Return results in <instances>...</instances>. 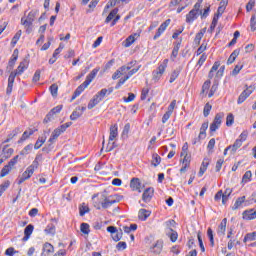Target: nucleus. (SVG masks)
<instances>
[{"label":"nucleus","mask_w":256,"mask_h":256,"mask_svg":"<svg viewBox=\"0 0 256 256\" xmlns=\"http://www.w3.org/2000/svg\"><path fill=\"white\" fill-rule=\"evenodd\" d=\"M119 135L118 132V126L117 124H114L110 127V136H109V141H115V138Z\"/></svg>","instance_id":"4be33fe9"},{"label":"nucleus","mask_w":256,"mask_h":256,"mask_svg":"<svg viewBox=\"0 0 256 256\" xmlns=\"http://www.w3.org/2000/svg\"><path fill=\"white\" fill-rule=\"evenodd\" d=\"M211 109H213V106L211 104L206 103L203 110L204 117H209V113H211Z\"/></svg>","instance_id":"3c124183"},{"label":"nucleus","mask_w":256,"mask_h":256,"mask_svg":"<svg viewBox=\"0 0 256 256\" xmlns=\"http://www.w3.org/2000/svg\"><path fill=\"white\" fill-rule=\"evenodd\" d=\"M181 157H184L182 160V165H186V167H190L191 165V156L188 153L181 154Z\"/></svg>","instance_id":"c9c22d12"},{"label":"nucleus","mask_w":256,"mask_h":256,"mask_svg":"<svg viewBox=\"0 0 256 256\" xmlns=\"http://www.w3.org/2000/svg\"><path fill=\"white\" fill-rule=\"evenodd\" d=\"M4 157L9 159L14 153L13 148H8L7 146L3 148Z\"/></svg>","instance_id":"37998d69"},{"label":"nucleus","mask_w":256,"mask_h":256,"mask_svg":"<svg viewBox=\"0 0 256 256\" xmlns=\"http://www.w3.org/2000/svg\"><path fill=\"white\" fill-rule=\"evenodd\" d=\"M46 235H55V225L50 224L45 229Z\"/></svg>","instance_id":"603ef678"},{"label":"nucleus","mask_w":256,"mask_h":256,"mask_svg":"<svg viewBox=\"0 0 256 256\" xmlns=\"http://www.w3.org/2000/svg\"><path fill=\"white\" fill-rule=\"evenodd\" d=\"M253 91H255V85H245V90H243V92L239 95L237 99L238 105L245 103V101H247V98L253 93Z\"/></svg>","instance_id":"423d86ee"},{"label":"nucleus","mask_w":256,"mask_h":256,"mask_svg":"<svg viewBox=\"0 0 256 256\" xmlns=\"http://www.w3.org/2000/svg\"><path fill=\"white\" fill-rule=\"evenodd\" d=\"M11 166L9 164L5 165L2 170H1V173H0V177L3 178V177H7V175H9V173H11Z\"/></svg>","instance_id":"72a5a7b5"},{"label":"nucleus","mask_w":256,"mask_h":256,"mask_svg":"<svg viewBox=\"0 0 256 256\" xmlns=\"http://www.w3.org/2000/svg\"><path fill=\"white\" fill-rule=\"evenodd\" d=\"M242 215L243 219L246 221H252V219H256V212L253 209L245 210Z\"/></svg>","instance_id":"dca6fc26"},{"label":"nucleus","mask_w":256,"mask_h":256,"mask_svg":"<svg viewBox=\"0 0 256 256\" xmlns=\"http://www.w3.org/2000/svg\"><path fill=\"white\" fill-rule=\"evenodd\" d=\"M179 49H181V42L175 44L170 57L171 61H175V59H177V56L179 55Z\"/></svg>","instance_id":"393cba45"},{"label":"nucleus","mask_w":256,"mask_h":256,"mask_svg":"<svg viewBox=\"0 0 256 256\" xmlns=\"http://www.w3.org/2000/svg\"><path fill=\"white\" fill-rule=\"evenodd\" d=\"M58 91H59V86L57 84H52L50 86V93L52 97H57Z\"/></svg>","instance_id":"8fccbe9b"},{"label":"nucleus","mask_w":256,"mask_h":256,"mask_svg":"<svg viewBox=\"0 0 256 256\" xmlns=\"http://www.w3.org/2000/svg\"><path fill=\"white\" fill-rule=\"evenodd\" d=\"M199 12H195V10H191L187 15H186V23H193L197 17H199Z\"/></svg>","instance_id":"aec40b11"},{"label":"nucleus","mask_w":256,"mask_h":256,"mask_svg":"<svg viewBox=\"0 0 256 256\" xmlns=\"http://www.w3.org/2000/svg\"><path fill=\"white\" fill-rule=\"evenodd\" d=\"M28 67L29 61L27 59H24L22 62H20L17 69L14 72H11V74H14L15 77H17V75H23V73H25V70L28 69Z\"/></svg>","instance_id":"9b49d317"},{"label":"nucleus","mask_w":256,"mask_h":256,"mask_svg":"<svg viewBox=\"0 0 256 256\" xmlns=\"http://www.w3.org/2000/svg\"><path fill=\"white\" fill-rule=\"evenodd\" d=\"M233 123H235V117L233 116L232 113H230V114H228V116L226 118V126L231 127L233 125Z\"/></svg>","instance_id":"09e8293b"},{"label":"nucleus","mask_w":256,"mask_h":256,"mask_svg":"<svg viewBox=\"0 0 256 256\" xmlns=\"http://www.w3.org/2000/svg\"><path fill=\"white\" fill-rule=\"evenodd\" d=\"M256 241V232H251L245 235L243 242Z\"/></svg>","instance_id":"f704fd0d"},{"label":"nucleus","mask_w":256,"mask_h":256,"mask_svg":"<svg viewBox=\"0 0 256 256\" xmlns=\"http://www.w3.org/2000/svg\"><path fill=\"white\" fill-rule=\"evenodd\" d=\"M231 193H233V189L231 188H226L224 193H223V205L229 201V197H231Z\"/></svg>","instance_id":"473e14b6"},{"label":"nucleus","mask_w":256,"mask_h":256,"mask_svg":"<svg viewBox=\"0 0 256 256\" xmlns=\"http://www.w3.org/2000/svg\"><path fill=\"white\" fill-rule=\"evenodd\" d=\"M245 203V196L237 198L236 202L234 203V206L232 207L233 211L239 209L241 205Z\"/></svg>","instance_id":"2f4dec72"},{"label":"nucleus","mask_w":256,"mask_h":256,"mask_svg":"<svg viewBox=\"0 0 256 256\" xmlns=\"http://www.w3.org/2000/svg\"><path fill=\"white\" fill-rule=\"evenodd\" d=\"M121 237H123V230H120V232L116 231V233H114L112 235V239L113 241H121Z\"/></svg>","instance_id":"6e6d98bb"},{"label":"nucleus","mask_w":256,"mask_h":256,"mask_svg":"<svg viewBox=\"0 0 256 256\" xmlns=\"http://www.w3.org/2000/svg\"><path fill=\"white\" fill-rule=\"evenodd\" d=\"M63 109V105H58L54 107L45 117L44 122L49 123L53 119V115H57V113H61V110Z\"/></svg>","instance_id":"ddd939ff"},{"label":"nucleus","mask_w":256,"mask_h":256,"mask_svg":"<svg viewBox=\"0 0 256 256\" xmlns=\"http://www.w3.org/2000/svg\"><path fill=\"white\" fill-rule=\"evenodd\" d=\"M46 138H38V140L36 141L35 145H34V149H41V147L43 146V143H45Z\"/></svg>","instance_id":"4d7b16f0"},{"label":"nucleus","mask_w":256,"mask_h":256,"mask_svg":"<svg viewBox=\"0 0 256 256\" xmlns=\"http://www.w3.org/2000/svg\"><path fill=\"white\" fill-rule=\"evenodd\" d=\"M171 234H170V240L172 241V243H175V241H177L179 234H177V231H174L173 229H170Z\"/></svg>","instance_id":"e2e57ef3"},{"label":"nucleus","mask_w":256,"mask_h":256,"mask_svg":"<svg viewBox=\"0 0 256 256\" xmlns=\"http://www.w3.org/2000/svg\"><path fill=\"white\" fill-rule=\"evenodd\" d=\"M207 235H208V239L210 241V246L215 247V239L213 237V229L208 228Z\"/></svg>","instance_id":"58836bf2"},{"label":"nucleus","mask_w":256,"mask_h":256,"mask_svg":"<svg viewBox=\"0 0 256 256\" xmlns=\"http://www.w3.org/2000/svg\"><path fill=\"white\" fill-rule=\"evenodd\" d=\"M82 115L83 112H81V107H77L70 115V119L71 121H77V119H79V117H81Z\"/></svg>","instance_id":"bb28decb"},{"label":"nucleus","mask_w":256,"mask_h":256,"mask_svg":"<svg viewBox=\"0 0 256 256\" xmlns=\"http://www.w3.org/2000/svg\"><path fill=\"white\" fill-rule=\"evenodd\" d=\"M133 65H135V62H130L127 64V66H122L120 67L113 75H112V79H119V77H121V75H125V73H127V71H131V68L133 67Z\"/></svg>","instance_id":"6e6552de"},{"label":"nucleus","mask_w":256,"mask_h":256,"mask_svg":"<svg viewBox=\"0 0 256 256\" xmlns=\"http://www.w3.org/2000/svg\"><path fill=\"white\" fill-rule=\"evenodd\" d=\"M31 135H33V130L25 131V132L22 134V137L20 138V140L18 141V143H23V141H27V139H29V137H31Z\"/></svg>","instance_id":"ea45409f"},{"label":"nucleus","mask_w":256,"mask_h":256,"mask_svg":"<svg viewBox=\"0 0 256 256\" xmlns=\"http://www.w3.org/2000/svg\"><path fill=\"white\" fill-rule=\"evenodd\" d=\"M14 253H17V251H15V248H13V247H9L5 251V255H7V256H13Z\"/></svg>","instance_id":"774afa93"},{"label":"nucleus","mask_w":256,"mask_h":256,"mask_svg":"<svg viewBox=\"0 0 256 256\" xmlns=\"http://www.w3.org/2000/svg\"><path fill=\"white\" fill-rule=\"evenodd\" d=\"M15 74H11L9 75L8 77V86H7V89H6V93L8 95H11V93H13V84L15 83Z\"/></svg>","instance_id":"2eb2a0df"},{"label":"nucleus","mask_w":256,"mask_h":256,"mask_svg":"<svg viewBox=\"0 0 256 256\" xmlns=\"http://www.w3.org/2000/svg\"><path fill=\"white\" fill-rule=\"evenodd\" d=\"M223 117L225 114L223 112L217 113L213 120V123L210 125V131L215 132L219 127H221V123H223Z\"/></svg>","instance_id":"0eeeda50"},{"label":"nucleus","mask_w":256,"mask_h":256,"mask_svg":"<svg viewBox=\"0 0 256 256\" xmlns=\"http://www.w3.org/2000/svg\"><path fill=\"white\" fill-rule=\"evenodd\" d=\"M181 73V71L179 70H174L171 75H170V80L169 83H174V81L177 79V77H179V74Z\"/></svg>","instance_id":"864d4df0"},{"label":"nucleus","mask_w":256,"mask_h":256,"mask_svg":"<svg viewBox=\"0 0 256 256\" xmlns=\"http://www.w3.org/2000/svg\"><path fill=\"white\" fill-rule=\"evenodd\" d=\"M205 61H207V54H202L197 62V65L199 67H201L203 65V63H205Z\"/></svg>","instance_id":"338daca9"},{"label":"nucleus","mask_w":256,"mask_h":256,"mask_svg":"<svg viewBox=\"0 0 256 256\" xmlns=\"http://www.w3.org/2000/svg\"><path fill=\"white\" fill-rule=\"evenodd\" d=\"M168 25H171V19H167L164 23H162L159 26V28L157 29L156 34L153 37L154 41H157V39H159V37H161V35H163V33H165V31L167 30Z\"/></svg>","instance_id":"1a4fd4ad"},{"label":"nucleus","mask_w":256,"mask_h":256,"mask_svg":"<svg viewBox=\"0 0 256 256\" xmlns=\"http://www.w3.org/2000/svg\"><path fill=\"white\" fill-rule=\"evenodd\" d=\"M63 132L61 131V129H59V128H56L53 132H52V134H51V136H50V138H49V143H55V141H57V138L62 134Z\"/></svg>","instance_id":"b1692460"},{"label":"nucleus","mask_w":256,"mask_h":256,"mask_svg":"<svg viewBox=\"0 0 256 256\" xmlns=\"http://www.w3.org/2000/svg\"><path fill=\"white\" fill-rule=\"evenodd\" d=\"M130 187L132 191H139V193H141V181L139 178H132L130 181Z\"/></svg>","instance_id":"4468645a"},{"label":"nucleus","mask_w":256,"mask_h":256,"mask_svg":"<svg viewBox=\"0 0 256 256\" xmlns=\"http://www.w3.org/2000/svg\"><path fill=\"white\" fill-rule=\"evenodd\" d=\"M31 151H33V144H28L22 149L20 155H29Z\"/></svg>","instance_id":"79ce46f5"},{"label":"nucleus","mask_w":256,"mask_h":256,"mask_svg":"<svg viewBox=\"0 0 256 256\" xmlns=\"http://www.w3.org/2000/svg\"><path fill=\"white\" fill-rule=\"evenodd\" d=\"M209 128V123L204 122L200 128L199 139H205V132Z\"/></svg>","instance_id":"7c9ffc66"},{"label":"nucleus","mask_w":256,"mask_h":256,"mask_svg":"<svg viewBox=\"0 0 256 256\" xmlns=\"http://www.w3.org/2000/svg\"><path fill=\"white\" fill-rule=\"evenodd\" d=\"M207 167H209V158H204L198 173L199 177H203V175H205V171H207Z\"/></svg>","instance_id":"412c9836"},{"label":"nucleus","mask_w":256,"mask_h":256,"mask_svg":"<svg viewBox=\"0 0 256 256\" xmlns=\"http://www.w3.org/2000/svg\"><path fill=\"white\" fill-rule=\"evenodd\" d=\"M137 34L130 35L124 42L123 45L124 47H131L135 43V37Z\"/></svg>","instance_id":"c85d7f7f"},{"label":"nucleus","mask_w":256,"mask_h":256,"mask_svg":"<svg viewBox=\"0 0 256 256\" xmlns=\"http://www.w3.org/2000/svg\"><path fill=\"white\" fill-rule=\"evenodd\" d=\"M256 14H253L251 19H250V29L251 31H255L256 30Z\"/></svg>","instance_id":"052dcab7"},{"label":"nucleus","mask_w":256,"mask_h":256,"mask_svg":"<svg viewBox=\"0 0 256 256\" xmlns=\"http://www.w3.org/2000/svg\"><path fill=\"white\" fill-rule=\"evenodd\" d=\"M219 67H221V62H219V61H216L214 64H213V66H212V68L210 69V71H209V74H208V77L210 78V79H213V77H215V72H217V71H219Z\"/></svg>","instance_id":"5701e85b"},{"label":"nucleus","mask_w":256,"mask_h":256,"mask_svg":"<svg viewBox=\"0 0 256 256\" xmlns=\"http://www.w3.org/2000/svg\"><path fill=\"white\" fill-rule=\"evenodd\" d=\"M218 21H219V15H215L214 18H213V20H212V23H211V25H210V30H211V31H214V30H215V28L217 27Z\"/></svg>","instance_id":"13d9d810"},{"label":"nucleus","mask_w":256,"mask_h":256,"mask_svg":"<svg viewBox=\"0 0 256 256\" xmlns=\"http://www.w3.org/2000/svg\"><path fill=\"white\" fill-rule=\"evenodd\" d=\"M237 57H239V49H236L231 53V55L227 60V65H231L232 63H235V59H237Z\"/></svg>","instance_id":"cd10ccee"},{"label":"nucleus","mask_w":256,"mask_h":256,"mask_svg":"<svg viewBox=\"0 0 256 256\" xmlns=\"http://www.w3.org/2000/svg\"><path fill=\"white\" fill-rule=\"evenodd\" d=\"M169 64V59H164L162 63L159 64L158 68L153 71V79L154 81H159L161 77H163V73L167 69V65Z\"/></svg>","instance_id":"39448f33"},{"label":"nucleus","mask_w":256,"mask_h":256,"mask_svg":"<svg viewBox=\"0 0 256 256\" xmlns=\"http://www.w3.org/2000/svg\"><path fill=\"white\" fill-rule=\"evenodd\" d=\"M19 161V155L14 156L9 162L8 166L13 169L15 167V164Z\"/></svg>","instance_id":"680f3d73"},{"label":"nucleus","mask_w":256,"mask_h":256,"mask_svg":"<svg viewBox=\"0 0 256 256\" xmlns=\"http://www.w3.org/2000/svg\"><path fill=\"white\" fill-rule=\"evenodd\" d=\"M100 68H94L87 76H86V80L77 87V89L75 90L73 96H72V100L73 99H77V97H79V95H81V93H83L85 91V89H87L89 87V85H91L93 79H95V77H97V74L99 73Z\"/></svg>","instance_id":"f257e3e1"},{"label":"nucleus","mask_w":256,"mask_h":256,"mask_svg":"<svg viewBox=\"0 0 256 256\" xmlns=\"http://www.w3.org/2000/svg\"><path fill=\"white\" fill-rule=\"evenodd\" d=\"M104 201L101 202L102 205V209H109V207H111V205H115V203H119L121 201V199H123V196L120 195H111L106 197L105 195L102 196Z\"/></svg>","instance_id":"20e7f679"},{"label":"nucleus","mask_w":256,"mask_h":256,"mask_svg":"<svg viewBox=\"0 0 256 256\" xmlns=\"http://www.w3.org/2000/svg\"><path fill=\"white\" fill-rule=\"evenodd\" d=\"M225 231H227V218H224L219 224L217 234L223 236L225 235Z\"/></svg>","instance_id":"a211bd4d"},{"label":"nucleus","mask_w":256,"mask_h":256,"mask_svg":"<svg viewBox=\"0 0 256 256\" xmlns=\"http://www.w3.org/2000/svg\"><path fill=\"white\" fill-rule=\"evenodd\" d=\"M55 253V247L51 243L45 242L42 246L41 256H53Z\"/></svg>","instance_id":"9d476101"},{"label":"nucleus","mask_w":256,"mask_h":256,"mask_svg":"<svg viewBox=\"0 0 256 256\" xmlns=\"http://www.w3.org/2000/svg\"><path fill=\"white\" fill-rule=\"evenodd\" d=\"M37 15H39V11L32 10V11L29 12L27 17H22L21 18V24L26 29V33L28 35L33 32V21H35V17H37Z\"/></svg>","instance_id":"7ed1b4c3"},{"label":"nucleus","mask_w":256,"mask_h":256,"mask_svg":"<svg viewBox=\"0 0 256 256\" xmlns=\"http://www.w3.org/2000/svg\"><path fill=\"white\" fill-rule=\"evenodd\" d=\"M80 211V217L85 216L86 213H89V206H87L85 203H82L79 207Z\"/></svg>","instance_id":"a19ab883"},{"label":"nucleus","mask_w":256,"mask_h":256,"mask_svg":"<svg viewBox=\"0 0 256 256\" xmlns=\"http://www.w3.org/2000/svg\"><path fill=\"white\" fill-rule=\"evenodd\" d=\"M117 13H119V8H114L109 15L107 16L105 23H110V21H113L115 19Z\"/></svg>","instance_id":"c756f323"},{"label":"nucleus","mask_w":256,"mask_h":256,"mask_svg":"<svg viewBox=\"0 0 256 256\" xmlns=\"http://www.w3.org/2000/svg\"><path fill=\"white\" fill-rule=\"evenodd\" d=\"M161 163V156L159 154L154 153L152 154V165L157 167Z\"/></svg>","instance_id":"e433bc0d"},{"label":"nucleus","mask_w":256,"mask_h":256,"mask_svg":"<svg viewBox=\"0 0 256 256\" xmlns=\"http://www.w3.org/2000/svg\"><path fill=\"white\" fill-rule=\"evenodd\" d=\"M155 193V189H153V187H149L147 188L143 194H142V200L144 201V203H149L151 202V199H153V195Z\"/></svg>","instance_id":"f8f14e48"},{"label":"nucleus","mask_w":256,"mask_h":256,"mask_svg":"<svg viewBox=\"0 0 256 256\" xmlns=\"http://www.w3.org/2000/svg\"><path fill=\"white\" fill-rule=\"evenodd\" d=\"M251 177H253L251 171H246L242 177V183H249V181H251Z\"/></svg>","instance_id":"49530a36"},{"label":"nucleus","mask_w":256,"mask_h":256,"mask_svg":"<svg viewBox=\"0 0 256 256\" xmlns=\"http://www.w3.org/2000/svg\"><path fill=\"white\" fill-rule=\"evenodd\" d=\"M21 130L19 128H16L12 131L11 134L8 135L7 139L4 141V143H9L13 137L17 136L18 133H20Z\"/></svg>","instance_id":"a18cd8bd"},{"label":"nucleus","mask_w":256,"mask_h":256,"mask_svg":"<svg viewBox=\"0 0 256 256\" xmlns=\"http://www.w3.org/2000/svg\"><path fill=\"white\" fill-rule=\"evenodd\" d=\"M33 229H35V227L32 224L26 226L24 229V237L22 238L23 241H29V237L33 235Z\"/></svg>","instance_id":"6ab92c4d"},{"label":"nucleus","mask_w":256,"mask_h":256,"mask_svg":"<svg viewBox=\"0 0 256 256\" xmlns=\"http://www.w3.org/2000/svg\"><path fill=\"white\" fill-rule=\"evenodd\" d=\"M80 231H81L82 233H84V235H89V232L91 231V230L89 229V224H87V223H82V224L80 225Z\"/></svg>","instance_id":"de8ad7c7"},{"label":"nucleus","mask_w":256,"mask_h":256,"mask_svg":"<svg viewBox=\"0 0 256 256\" xmlns=\"http://www.w3.org/2000/svg\"><path fill=\"white\" fill-rule=\"evenodd\" d=\"M241 145H243V142H241V140H239V139H236L234 144L230 146L231 153H235L237 151V149H239L241 147Z\"/></svg>","instance_id":"4c0bfd02"},{"label":"nucleus","mask_w":256,"mask_h":256,"mask_svg":"<svg viewBox=\"0 0 256 256\" xmlns=\"http://www.w3.org/2000/svg\"><path fill=\"white\" fill-rule=\"evenodd\" d=\"M205 32H199L196 34L195 39H194V43H196V45H199L201 43V39H203V35Z\"/></svg>","instance_id":"0e129e2a"},{"label":"nucleus","mask_w":256,"mask_h":256,"mask_svg":"<svg viewBox=\"0 0 256 256\" xmlns=\"http://www.w3.org/2000/svg\"><path fill=\"white\" fill-rule=\"evenodd\" d=\"M151 217V211L147 209H140L138 212V219L140 221H147V218Z\"/></svg>","instance_id":"f3484780"},{"label":"nucleus","mask_w":256,"mask_h":256,"mask_svg":"<svg viewBox=\"0 0 256 256\" xmlns=\"http://www.w3.org/2000/svg\"><path fill=\"white\" fill-rule=\"evenodd\" d=\"M33 173H35L34 171H32L29 167L26 168V170L22 173V176L28 180L31 179V177H33Z\"/></svg>","instance_id":"c03bdc74"},{"label":"nucleus","mask_w":256,"mask_h":256,"mask_svg":"<svg viewBox=\"0 0 256 256\" xmlns=\"http://www.w3.org/2000/svg\"><path fill=\"white\" fill-rule=\"evenodd\" d=\"M111 93H113V87L103 88L89 101L88 109H93L96 105H99L105 99V95H111Z\"/></svg>","instance_id":"f03ea898"},{"label":"nucleus","mask_w":256,"mask_h":256,"mask_svg":"<svg viewBox=\"0 0 256 256\" xmlns=\"http://www.w3.org/2000/svg\"><path fill=\"white\" fill-rule=\"evenodd\" d=\"M39 161H41V155H37L28 169L32 170L35 173L36 169H39Z\"/></svg>","instance_id":"a878e982"},{"label":"nucleus","mask_w":256,"mask_h":256,"mask_svg":"<svg viewBox=\"0 0 256 256\" xmlns=\"http://www.w3.org/2000/svg\"><path fill=\"white\" fill-rule=\"evenodd\" d=\"M218 87H219V84H217V83H214V84L212 85V87H211V89H210V92H209V94H208V97H209V98H211V97H213V96L215 95V92L217 91Z\"/></svg>","instance_id":"bf43d9fd"},{"label":"nucleus","mask_w":256,"mask_h":256,"mask_svg":"<svg viewBox=\"0 0 256 256\" xmlns=\"http://www.w3.org/2000/svg\"><path fill=\"white\" fill-rule=\"evenodd\" d=\"M253 7H255V0H249V2L246 5V11L249 13L253 10Z\"/></svg>","instance_id":"69168bd1"},{"label":"nucleus","mask_w":256,"mask_h":256,"mask_svg":"<svg viewBox=\"0 0 256 256\" xmlns=\"http://www.w3.org/2000/svg\"><path fill=\"white\" fill-rule=\"evenodd\" d=\"M124 233H129L130 231H137V224H131L130 227L123 226Z\"/></svg>","instance_id":"5fc2aeb1"}]
</instances>
